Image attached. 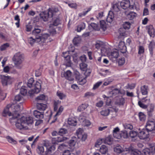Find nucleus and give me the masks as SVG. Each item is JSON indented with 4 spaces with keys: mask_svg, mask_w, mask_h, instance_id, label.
I'll list each match as a JSON object with an SVG mask.
<instances>
[{
    "mask_svg": "<svg viewBox=\"0 0 155 155\" xmlns=\"http://www.w3.org/2000/svg\"><path fill=\"white\" fill-rule=\"evenodd\" d=\"M79 65L80 69L81 70L85 71L87 69V65L85 63H81Z\"/></svg>",
    "mask_w": 155,
    "mask_h": 155,
    "instance_id": "53",
    "label": "nucleus"
},
{
    "mask_svg": "<svg viewBox=\"0 0 155 155\" xmlns=\"http://www.w3.org/2000/svg\"><path fill=\"white\" fill-rule=\"evenodd\" d=\"M120 93V90L118 88H115L111 91L110 93L112 95V96H114Z\"/></svg>",
    "mask_w": 155,
    "mask_h": 155,
    "instance_id": "42",
    "label": "nucleus"
},
{
    "mask_svg": "<svg viewBox=\"0 0 155 155\" xmlns=\"http://www.w3.org/2000/svg\"><path fill=\"white\" fill-rule=\"evenodd\" d=\"M119 55L118 51L115 49L112 51L110 54L109 55V57L111 60H113L114 59L117 58Z\"/></svg>",
    "mask_w": 155,
    "mask_h": 155,
    "instance_id": "15",
    "label": "nucleus"
},
{
    "mask_svg": "<svg viewBox=\"0 0 155 155\" xmlns=\"http://www.w3.org/2000/svg\"><path fill=\"white\" fill-rule=\"evenodd\" d=\"M137 135L138 136V133L136 131L132 130L129 132V136L132 139L135 138V139L137 137Z\"/></svg>",
    "mask_w": 155,
    "mask_h": 155,
    "instance_id": "37",
    "label": "nucleus"
},
{
    "mask_svg": "<svg viewBox=\"0 0 155 155\" xmlns=\"http://www.w3.org/2000/svg\"><path fill=\"white\" fill-rule=\"evenodd\" d=\"M36 106L38 109L42 111L45 110L47 107V105L42 103H38Z\"/></svg>",
    "mask_w": 155,
    "mask_h": 155,
    "instance_id": "18",
    "label": "nucleus"
},
{
    "mask_svg": "<svg viewBox=\"0 0 155 155\" xmlns=\"http://www.w3.org/2000/svg\"><path fill=\"white\" fill-rule=\"evenodd\" d=\"M120 4L119 3H116L114 4L112 6V7L113 9V11L118 12L120 10Z\"/></svg>",
    "mask_w": 155,
    "mask_h": 155,
    "instance_id": "29",
    "label": "nucleus"
},
{
    "mask_svg": "<svg viewBox=\"0 0 155 155\" xmlns=\"http://www.w3.org/2000/svg\"><path fill=\"white\" fill-rule=\"evenodd\" d=\"M88 105L87 104H82L79 106L78 108V111L81 112L84 110L88 107Z\"/></svg>",
    "mask_w": 155,
    "mask_h": 155,
    "instance_id": "36",
    "label": "nucleus"
},
{
    "mask_svg": "<svg viewBox=\"0 0 155 155\" xmlns=\"http://www.w3.org/2000/svg\"><path fill=\"white\" fill-rule=\"evenodd\" d=\"M92 9V7L91 6L87 9V10L85 11H83L82 12L78 14V16L81 17L85 16L87 14V13L91 11Z\"/></svg>",
    "mask_w": 155,
    "mask_h": 155,
    "instance_id": "38",
    "label": "nucleus"
},
{
    "mask_svg": "<svg viewBox=\"0 0 155 155\" xmlns=\"http://www.w3.org/2000/svg\"><path fill=\"white\" fill-rule=\"evenodd\" d=\"M104 140V139H99L97 140L95 143V146L96 147H98L99 145H101L103 142V141Z\"/></svg>",
    "mask_w": 155,
    "mask_h": 155,
    "instance_id": "55",
    "label": "nucleus"
},
{
    "mask_svg": "<svg viewBox=\"0 0 155 155\" xmlns=\"http://www.w3.org/2000/svg\"><path fill=\"white\" fill-rule=\"evenodd\" d=\"M86 78V76L83 78H82L81 77L79 79H78L77 80L79 84L81 85L84 84L87 82Z\"/></svg>",
    "mask_w": 155,
    "mask_h": 155,
    "instance_id": "33",
    "label": "nucleus"
},
{
    "mask_svg": "<svg viewBox=\"0 0 155 155\" xmlns=\"http://www.w3.org/2000/svg\"><path fill=\"white\" fill-rule=\"evenodd\" d=\"M131 25V24L129 22H125L123 23V26L124 29L128 30L130 28Z\"/></svg>",
    "mask_w": 155,
    "mask_h": 155,
    "instance_id": "48",
    "label": "nucleus"
},
{
    "mask_svg": "<svg viewBox=\"0 0 155 155\" xmlns=\"http://www.w3.org/2000/svg\"><path fill=\"white\" fill-rule=\"evenodd\" d=\"M68 123L69 125L75 126L77 124V121L74 118L70 117L68 119Z\"/></svg>",
    "mask_w": 155,
    "mask_h": 155,
    "instance_id": "25",
    "label": "nucleus"
},
{
    "mask_svg": "<svg viewBox=\"0 0 155 155\" xmlns=\"http://www.w3.org/2000/svg\"><path fill=\"white\" fill-rule=\"evenodd\" d=\"M14 20L15 21H17V22L15 23V24L17 28H19L20 26V19L19 16L18 15H16L14 18Z\"/></svg>",
    "mask_w": 155,
    "mask_h": 155,
    "instance_id": "49",
    "label": "nucleus"
},
{
    "mask_svg": "<svg viewBox=\"0 0 155 155\" xmlns=\"http://www.w3.org/2000/svg\"><path fill=\"white\" fill-rule=\"evenodd\" d=\"M56 14V12L52 8H49L48 11L41 12L40 14V18L44 21H48V18L53 17L54 14Z\"/></svg>",
    "mask_w": 155,
    "mask_h": 155,
    "instance_id": "5",
    "label": "nucleus"
},
{
    "mask_svg": "<svg viewBox=\"0 0 155 155\" xmlns=\"http://www.w3.org/2000/svg\"><path fill=\"white\" fill-rule=\"evenodd\" d=\"M150 151V153L152 155L153 154L155 153V145L152 144L150 145L149 148Z\"/></svg>",
    "mask_w": 155,
    "mask_h": 155,
    "instance_id": "59",
    "label": "nucleus"
},
{
    "mask_svg": "<svg viewBox=\"0 0 155 155\" xmlns=\"http://www.w3.org/2000/svg\"><path fill=\"white\" fill-rule=\"evenodd\" d=\"M35 41V39L31 37H30L28 38V43L32 45L34 44Z\"/></svg>",
    "mask_w": 155,
    "mask_h": 155,
    "instance_id": "63",
    "label": "nucleus"
},
{
    "mask_svg": "<svg viewBox=\"0 0 155 155\" xmlns=\"http://www.w3.org/2000/svg\"><path fill=\"white\" fill-rule=\"evenodd\" d=\"M77 141V139L76 137H72L68 142V143L70 147L71 148L75 145Z\"/></svg>",
    "mask_w": 155,
    "mask_h": 155,
    "instance_id": "20",
    "label": "nucleus"
},
{
    "mask_svg": "<svg viewBox=\"0 0 155 155\" xmlns=\"http://www.w3.org/2000/svg\"><path fill=\"white\" fill-rule=\"evenodd\" d=\"M123 149L120 145L117 146L116 147L114 148V151L117 153H121L123 151Z\"/></svg>",
    "mask_w": 155,
    "mask_h": 155,
    "instance_id": "40",
    "label": "nucleus"
},
{
    "mask_svg": "<svg viewBox=\"0 0 155 155\" xmlns=\"http://www.w3.org/2000/svg\"><path fill=\"white\" fill-rule=\"evenodd\" d=\"M145 127V129L150 133L153 130L155 131V122L152 121L148 120L147 122Z\"/></svg>",
    "mask_w": 155,
    "mask_h": 155,
    "instance_id": "11",
    "label": "nucleus"
},
{
    "mask_svg": "<svg viewBox=\"0 0 155 155\" xmlns=\"http://www.w3.org/2000/svg\"><path fill=\"white\" fill-rule=\"evenodd\" d=\"M61 102L59 100L55 101L54 102V111H56L58 107V105L60 104Z\"/></svg>",
    "mask_w": 155,
    "mask_h": 155,
    "instance_id": "44",
    "label": "nucleus"
},
{
    "mask_svg": "<svg viewBox=\"0 0 155 155\" xmlns=\"http://www.w3.org/2000/svg\"><path fill=\"white\" fill-rule=\"evenodd\" d=\"M41 31L40 29L35 28L32 31V34L35 36V39L38 40V42L41 41L43 43V45H45L47 43L51 41L49 40V35L46 33L41 35Z\"/></svg>",
    "mask_w": 155,
    "mask_h": 155,
    "instance_id": "2",
    "label": "nucleus"
},
{
    "mask_svg": "<svg viewBox=\"0 0 155 155\" xmlns=\"http://www.w3.org/2000/svg\"><path fill=\"white\" fill-rule=\"evenodd\" d=\"M34 82V80L33 78H31L28 80L27 82L28 86L29 88H31L32 87Z\"/></svg>",
    "mask_w": 155,
    "mask_h": 155,
    "instance_id": "52",
    "label": "nucleus"
},
{
    "mask_svg": "<svg viewBox=\"0 0 155 155\" xmlns=\"http://www.w3.org/2000/svg\"><path fill=\"white\" fill-rule=\"evenodd\" d=\"M46 98V96L43 94L40 95L36 98V100L38 101H39L45 100Z\"/></svg>",
    "mask_w": 155,
    "mask_h": 155,
    "instance_id": "54",
    "label": "nucleus"
},
{
    "mask_svg": "<svg viewBox=\"0 0 155 155\" xmlns=\"http://www.w3.org/2000/svg\"><path fill=\"white\" fill-rule=\"evenodd\" d=\"M33 114L34 116L38 119H41L44 117V112L38 111V110H35L34 111Z\"/></svg>",
    "mask_w": 155,
    "mask_h": 155,
    "instance_id": "16",
    "label": "nucleus"
},
{
    "mask_svg": "<svg viewBox=\"0 0 155 155\" xmlns=\"http://www.w3.org/2000/svg\"><path fill=\"white\" fill-rule=\"evenodd\" d=\"M120 129L119 128L117 127L115 128L113 130V135L114 137L117 139H120V136L119 135Z\"/></svg>",
    "mask_w": 155,
    "mask_h": 155,
    "instance_id": "19",
    "label": "nucleus"
},
{
    "mask_svg": "<svg viewBox=\"0 0 155 155\" xmlns=\"http://www.w3.org/2000/svg\"><path fill=\"white\" fill-rule=\"evenodd\" d=\"M24 55L20 52H18L14 55L12 60L15 66L18 69H21L22 67V63L24 61Z\"/></svg>",
    "mask_w": 155,
    "mask_h": 155,
    "instance_id": "3",
    "label": "nucleus"
},
{
    "mask_svg": "<svg viewBox=\"0 0 155 155\" xmlns=\"http://www.w3.org/2000/svg\"><path fill=\"white\" fill-rule=\"evenodd\" d=\"M61 76L62 77H64L66 79L70 81H73L74 80L72 74L69 70H68L63 74H62Z\"/></svg>",
    "mask_w": 155,
    "mask_h": 155,
    "instance_id": "12",
    "label": "nucleus"
},
{
    "mask_svg": "<svg viewBox=\"0 0 155 155\" xmlns=\"http://www.w3.org/2000/svg\"><path fill=\"white\" fill-rule=\"evenodd\" d=\"M81 38L79 37H75L73 40V42L74 45H77L81 41Z\"/></svg>",
    "mask_w": 155,
    "mask_h": 155,
    "instance_id": "50",
    "label": "nucleus"
},
{
    "mask_svg": "<svg viewBox=\"0 0 155 155\" xmlns=\"http://www.w3.org/2000/svg\"><path fill=\"white\" fill-rule=\"evenodd\" d=\"M119 135L120 136V138L122 137L124 138H127L128 137L127 132L125 130L122 131L119 134Z\"/></svg>",
    "mask_w": 155,
    "mask_h": 155,
    "instance_id": "41",
    "label": "nucleus"
},
{
    "mask_svg": "<svg viewBox=\"0 0 155 155\" xmlns=\"http://www.w3.org/2000/svg\"><path fill=\"white\" fill-rule=\"evenodd\" d=\"M57 95L61 100H62L66 97V95L60 91H58L57 93Z\"/></svg>",
    "mask_w": 155,
    "mask_h": 155,
    "instance_id": "56",
    "label": "nucleus"
},
{
    "mask_svg": "<svg viewBox=\"0 0 155 155\" xmlns=\"http://www.w3.org/2000/svg\"><path fill=\"white\" fill-rule=\"evenodd\" d=\"M62 136H60V137H58L57 138H53L52 139V143L54 144H57L58 143L61 142L64 140Z\"/></svg>",
    "mask_w": 155,
    "mask_h": 155,
    "instance_id": "26",
    "label": "nucleus"
},
{
    "mask_svg": "<svg viewBox=\"0 0 155 155\" xmlns=\"http://www.w3.org/2000/svg\"><path fill=\"white\" fill-rule=\"evenodd\" d=\"M64 110V107L62 106H61L59 107L58 110V111H57L56 114L54 116V120H52L51 122V123H54L55 121L57 119V118L56 117V116H59L61 115L62 112Z\"/></svg>",
    "mask_w": 155,
    "mask_h": 155,
    "instance_id": "21",
    "label": "nucleus"
},
{
    "mask_svg": "<svg viewBox=\"0 0 155 155\" xmlns=\"http://www.w3.org/2000/svg\"><path fill=\"white\" fill-rule=\"evenodd\" d=\"M114 18V15L113 12L110 11L108 14L106 21L107 22L111 23L113 21Z\"/></svg>",
    "mask_w": 155,
    "mask_h": 155,
    "instance_id": "24",
    "label": "nucleus"
},
{
    "mask_svg": "<svg viewBox=\"0 0 155 155\" xmlns=\"http://www.w3.org/2000/svg\"><path fill=\"white\" fill-rule=\"evenodd\" d=\"M67 132V131L66 129L61 128L59 131V134L60 136H63L64 134H66Z\"/></svg>",
    "mask_w": 155,
    "mask_h": 155,
    "instance_id": "60",
    "label": "nucleus"
},
{
    "mask_svg": "<svg viewBox=\"0 0 155 155\" xmlns=\"http://www.w3.org/2000/svg\"><path fill=\"white\" fill-rule=\"evenodd\" d=\"M105 143L108 145H110L112 143V138L110 136H108L104 139Z\"/></svg>",
    "mask_w": 155,
    "mask_h": 155,
    "instance_id": "46",
    "label": "nucleus"
},
{
    "mask_svg": "<svg viewBox=\"0 0 155 155\" xmlns=\"http://www.w3.org/2000/svg\"><path fill=\"white\" fill-rule=\"evenodd\" d=\"M68 51H65L62 53V56L64 58V63L66 65L68 66H71V57L69 55Z\"/></svg>",
    "mask_w": 155,
    "mask_h": 155,
    "instance_id": "10",
    "label": "nucleus"
},
{
    "mask_svg": "<svg viewBox=\"0 0 155 155\" xmlns=\"http://www.w3.org/2000/svg\"><path fill=\"white\" fill-rule=\"evenodd\" d=\"M2 115L4 117H6L7 115L10 116H12V113L9 111V109L8 107V105L4 108L3 112L2 113Z\"/></svg>",
    "mask_w": 155,
    "mask_h": 155,
    "instance_id": "22",
    "label": "nucleus"
},
{
    "mask_svg": "<svg viewBox=\"0 0 155 155\" xmlns=\"http://www.w3.org/2000/svg\"><path fill=\"white\" fill-rule=\"evenodd\" d=\"M20 114H18L16 116L14 115L9 119L10 123L13 124L15 123V125L17 129L20 130H25L28 129V127L25 125L31 124L33 123V119L30 116L25 117L23 116L18 119Z\"/></svg>",
    "mask_w": 155,
    "mask_h": 155,
    "instance_id": "1",
    "label": "nucleus"
},
{
    "mask_svg": "<svg viewBox=\"0 0 155 155\" xmlns=\"http://www.w3.org/2000/svg\"><path fill=\"white\" fill-rule=\"evenodd\" d=\"M34 88L30 90L28 92L29 95L31 97L34 94H37L40 91L41 88V84L39 82L37 81L34 84Z\"/></svg>",
    "mask_w": 155,
    "mask_h": 155,
    "instance_id": "7",
    "label": "nucleus"
},
{
    "mask_svg": "<svg viewBox=\"0 0 155 155\" xmlns=\"http://www.w3.org/2000/svg\"><path fill=\"white\" fill-rule=\"evenodd\" d=\"M101 114L103 116H107L110 113V110L108 108L103 109L100 112Z\"/></svg>",
    "mask_w": 155,
    "mask_h": 155,
    "instance_id": "30",
    "label": "nucleus"
},
{
    "mask_svg": "<svg viewBox=\"0 0 155 155\" xmlns=\"http://www.w3.org/2000/svg\"><path fill=\"white\" fill-rule=\"evenodd\" d=\"M141 92L143 95H146L148 94V86L144 85L141 87Z\"/></svg>",
    "mask_w": 155,
    "mask_h": 155,
    "instance_id": "27",
    "label": "nucleus"
},
{
    "mask_svg": "<svg viewBox=\"0 0 155 155\" xmlns=\"http://www.w3.org/2000/svg\"><path fill=\"white\" fill-rule=\"evenodd\" d=\"M125 102V100L124 98L122 97H120L117 98L115 103L117 105L122 106L124 105Z\"/></svg>",
    "mask_w": 155,
    "mask_h": 155,
    "instance_id": "17",
    "label": "nucleus"
},
{
    "mask_svg": "<svg viewBox=\"0 0 155 155\" xmlns=\"http://www.w3.org/2000/svg\"><path fill=\"white\" fill-rule=\"evenodd\" d=\"M150 132L145 129H143L138 133V137L140 139L144 140L149 137Z\"/></svg>",
    "mask_w": 155,
    "mask_h": 155,
    "instance_id": "9",
    "label": "nucleus"
},
{
    "mask_svg": "<svg viewBox=\"0 0 155 155\" xmlns=\"http://www.w3.org/2000/svg\"><path fill=\"white\" fill-rule=\"evenodd\" d=\"M143 155H152L150 151L148 148H146L143 150L142 151Z\"/></svg>",
    "mask_w": 155,
    "mask_h": 155,
    "instance_id": "47",
    "label": "nucleus"
},
{
    "mask_svg": "<svg viewBox=\"0 0 155 155\" xmlns=\"http://www.w3.org/2000/svg\"><path fill=\"white\" fill-rule=\"evenodd\" d=\"M118 48L120 52L123 53H125L127 51V47L124 41H121L119 42Z\"/></svg>",
    "mask_w": 155,
    "mask_h": 155,
    "instance_id": "14",
    "label": "nucleus"
},
{
    "mask_svg": "<svg viewBox=\"0 0 155 155\" xmlns=\"http://www.w3.org/2000/svg\"><path fill=\"white\" fill-rule=\"evenodd\" d=\"M146 29L148 34L151 38H154L155 36V29L152 25H150L146 26Z\"/></svg>",
    "mask_w": 155,
    "mask_h": 155,
    "instance_id": "13",
    "label": "nucleus"
},
{
    "mask_svg": "<svg viewBox=\"0 0 155 155\" xmlns=\"http://www.w3.org/2000/svg\"><path fill=\"white\" fill-rule=\"evenodd\" d=\"M20 106L19 104H17L14 106V114H13L12 116L14 115V116H16L17 114H19L18 111L20 110Z\"/></svg>",
    "mask_w": 155,
    "mask_h": 155,
    "instance_id": "31",
    "label": "nucleus"
},
{
    "mask_svg": "<svg viewBox=\"0 0 155 155\" xmlns=\"http://www.w3.org/2000/svg\"><path fill=\"white\" fill-rule=\"evenodd\" d=\"M137 15V14L133 12H130L127 15V17L130 20H132Z\"/></svg>",
    "mask_w": 155,
    "mask_h": 155,
    "instance_id": "35",
    "label": "nucleus"
},
{
    "mask_svg": "<svg viewBox=\"0 0 155 155\" xmlns=\"http://www.w3.org/2000/svg\"><path fill=\"white\" fill-rule=\"evenodd\" d=\"M90 25L94 30L97 31H98L100 30V28L98 27L96 23H91L90 24Z\"/></svg>",
    "mask_w": 155,
    "mask_h": 155,
    "instance_id": "57",
    "label": "nucleus"
},
{
    "mask_svg": "<svg viewBox=\"0 0 155 155\" xmlns=\"http://www.w3.org/2000/svg\"><path fill=\"white\" fill-rule=\"evenodd\" d=\"M85 24L83 22H81L80 24L78 26L77 28V31L78 32H80L81 30L84 29L85 28Z\"/></svg>",
    "mask_w": 155,
    "mask_h": 155,
    "instance_id": "28",
    "label": "nucleus"
},
{
    "mask_svg": "<svg viewBox=\"0 0 155 155\" xmlns=\"http://www.w3.org/2000/svg\"><path fill=\"white\" fill-rule=\"evenodd\" d=\"M1 78L2 84L3 86L11 84L13 81V78L8 76L1 75Z\"/></svg>",
    "mask_w": 155,
    "mask_h": 155,
    "instance_id": "8",
    "label": "nucleus"
},
{
    "mask_svg": "<svg viewBox=\"0 0 155 155\" xmlns=\"http://www.w3.org/2000/svg\"><path fill=\"white\" fill-rule=\"evenodd\" d=\"M42 72V69L40 68L37 69L35 71V76L36 77H39L41 75Z\"/></svg>",
    "mask_w": 155,
    "mask_h": 155,
    "instance_id": "62",
    "label": "nucleus"
},
{
    "mask_svg": "<svg viewBox=\"0 0 155 155\" xmlns=\"http://www.w3.org/2000/svg\"><path fill=\"white\" fill-rule=\"evenodd\" d=\"M91 124V122L88 120L84 119L82 121V125L84 127H88Z\"/></svg>",
    "mask_w": 155,
    "mask_h": 155,
    "instance_id": "43",
    "label": "nucleus"
},
{
    "mask_svg": "<svg viewBox=\"0 0 155 155\" xmlns=\"http://www.w3.org/2000/svg\"><path fill=\"white\" fill-rule=\"evenodd\" d=\"M120 7L124 9H126L128 8H129L131 10L134 9V8L137 10L139 9L138 8L135 6L134 3V5H130L129 0H123L120 2Z\"/></svg>",
    "mask_w": 155,
    "mask_h": 155,
    "instance_id": "6",
    "label": "nucleus"
},
{
    "mask_svg": "<svg viewBox=\"0 0 155 155\" xmlns=\"http://www.w3.org/2000/svg\"><path fill=\"white\" fill-rule=\"evenodd\" d=\"M100 25L101 28L103 31H105L107 28V26L106 25L105 22L104 20L100 21Z\"/></svg>",
    "mask_w": 155,
    "mask_h": 155,
    "instance_id": "32",
    "label": "nucleus"
},
{
    "mask_svg": "<svg viewBox=\"0 0 155 155\" xmlns=\"http://www.w3.org/2000/svg\"><path fill=\"white\" fill-rule=\"evenodd\" d=\"M83 134V130L81 128H79L76 131V134L78 138H80L81 135Z\"/></svg>",
    "mask_w": 155,
    "mask_h": 155,
    "instance_id": "51",
    "label": "nucleus"
},
{
    "mask_svg": "<svg viewBox=\"0 0 155 155\" xmlns=\"http://www.w3.org/2000/svg\"><path fill=\"white\" fill-rule=\"evenodd\" d=\"M54 14L52 18V20L49 25L50 29V33L52 35H55L56 33L55 27L58 25L60 23V20L58 17H55Z\"/></svg>",
    "mask_w": 155,
    "mask_h": 155,
    "instance_id": "4",
    "label": "nucleus"
},
{
    "mask_svg": "<svg viewBox=\"0 0 155 155\" xmlns=\"http://www.w3.org/2000/svg\"><path fill=\"white\" fill-rule=\"evenodd\" d=\"M6 138L8 142L13 144H16L17 143V141L10 136H6Z\"/></svg>",
    "mask_w": 155,
    "mask_h": 155,
    "instance_id": "34",
    "label": "nucleus"
},
{
    "mask_svg": "<svg viewBox=\"0 0 155 155\" xmlns=\"http://www.w3.org/2000/svg\"><path fill=\"white\" fill-rule=\"evenodd\" d=\"M38 153L40 154L41 155H43L44 151V149L43 146H38Z\"/></svg>",
    "mask_w": 155,
    "mask_h": 155,
    "instance_id": "58",
    "label": "nucleus"
},
{
    "mask_svg": "<svg viewBox=\"0 0 155 155\" xmlns=\"http://www.w3.org/2000/svg\"><path fill=\"white\" fill-rule=\"evenodd\" d=\"M20 93L23 96H25L27 94V90L26 87L22 86L20 89Z\"/></svg>",
    "mask_w": 155,
    "mask_h": 155,
    "instance_id": "45",
    "label": "nucleus"
},
{
    "mask_svg": "<svg viewBox=\"0 0 155 155\" xmlns=\"http://www.w3.org/2000/svg\"><path fill=\"white\" fill-rule=\"evenodd\" d=\"M99 151L102 154H105L108 152V148L105 145H102L100 148Z\"/></svg>",
    "mask_w": 155,
    "mask_h": 155,
    "instance_id": "23",
    "label": "nucleus"
},
{
    "mask_svg": "<svg viewBox=\"0 0 155 155\" xmlns=\"http://www.w3.org/2000/svg\"><path fill=\"white\" fill-rule=\"evenodd\" d=\"M9 46V45L8 43H6L2 45L0 47V50L1 51H3L6 49Z\"/></svg>",
    "mask_w": 155,
    "mask_h": 155,
    "instance_id": "61",
    "label": "nucleus"
},
{
    "mask_svg": "<svg viewBox=\"0 0 155 155\" xmlns=\"http://www.w3.org/2000/svg\"><path fill=\"white\" fill-rule=\"evenodd\" d=\"M138 115L140 120V121L143 122L145 120L146 116L143 113L140 112L138 113Z\"/></svg>",
    "mask_w": 155,
    "mask_h": 155,
    "instance_id": "39",
    "label": "nucleus"
},
{
    "mask_svg": "<svg viewBox=\"0 0 155 155\" xmlns=\"http://www.w3.org/2000/svg\"><path fill=\"white\" fill-rule=\"evenodd\" d=\"M102 83V82L101 81H99L96 83L94 85L93 89L94 90L96 89Z\"/></svg>",
    "mask_w": 155,
    "mask_h": 155,
    "instance_id": "64",
    "label": "nucleus"
}]
</instances>
